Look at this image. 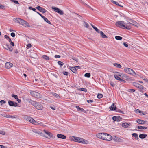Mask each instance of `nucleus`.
Returning <instances> with one entry per match:
<instances>
[{"mask_svg":"<svg viewBox=\"0 0 148 148\" xmlns=\"http://www.w3.org/2000/svg\"><path fill=\"white\" fill-rule=\"evenodd\" d=\"M26 100L29 102L31 104L35 107L38 110H42L43 107L42 104L39 103L36 101H34L30 99H27Z\"/></svg>","mask_w":148,"mask_h":148,"instance_id":"nucleus-1","label":"nucleus"},{"mask_svg":"<svg viewBox=\"0 0 148 148\" xmlns=\"http://www.w3.org/2000/svg\"><path fill=\"white\" fill-rule=\"evenodd\" d=\"M15 19L16 22L21 25L25 27L27 26L29 27H30L29 24L24 20L19 18H15Z\"/></svg>","mask_w":148,"mask_h":148,"instance_id":"nucleus-2","label":"nucleus"},{"mask_svg":"<svg viewBox=\"0 0 148 148\" xmlns=\"http://www.w3.org/2000/svg\"><path fill=\"white\" fill-rule=\"evenodd\" d=\"M30 94L33 97L36 98L40 99L42 98L41 94L36 92L32 91L30 92Z\"/></svg>","mask_w":148,"mask_h":148,"instance_id":"nucleus-3","label":"nucleus"},{"mask_svg":"<svg viewBox=\"0 0 148 148\" xmlns=\"http://www.w3.org/2000/svg\"><path fill=\"white\" fill-rule=\"evenodd\" d=\"M77 142L83 144H88L89 142L87 140L78 137Z\"/></svg>","mask_w":148,"mask_h":148,"instance_id":"nucleus-4","label":"nucleus"},{"mask_svg":"<svg viewBox=\"0 0 148 148\" xmlns=\"http://www.w3.org/2000/svg\"><path fill=\"white\" fill-rule=\"evenodd\" d=\"M125 23L123 21H119L116 22V25L118 27H123V28L125 27V25H124Z\"/></svg>","mask_w":148,"mask_h":148,"instance_id":"nucleus-5","label":"nucleus"},{"mask_svg":"<svg viewBox=\"0 0 148 148\" xmlns=\"http://www.w3.org/2000/svg\"><path fill=\"white\" fill-rule=\"evenodd\" d=\"M132 84L134 86L137 87L141 90H144V89H145V88L143 86L138 83L133 82L132 83Z\"/></svg>","mask_w":148,"mask_h":148,"instance_id":"nucleus-6","label":"nucleus"},{"mask_svg":"<svg viewBox=\"0 0 148 148\" xmlns=\"http://www.w3.org/2000/svg\"><path fill=\"white\" fill-rule=\"evenodd\" d=\"M52 8L60 15H63L64 14L63 11L57 7H52Z\"/></svg>","mask_w":148,"mask_h":148,"instance_id":"nucleus-7","label":"nucleus"},{"mask_svg":"<svg viewBox=\"0 0 148 148\" xmlns=\"http://www.w3.org/2000/svg\"><path fill=\"white\" fill-rule=\"evenodd\" d=\"M44 132L48 135L49 136V138H55V136H54L53 134H52L51 133L49 132L48 131L45 130H43Z\"/></svg>","mask_w":148,"mask_h":148,"instance_id":"nucleus-8","label":"nucleus"},{"mask_svg":"<svg viewBox=\"0 0 148 148\" xmlns=\"http://www.w3.org/2000/svg\"><path fill=\"white\" fill-rule=\"evenodd\" d=\"M104 136L105 137L104 140L107 141H110L112 140V136L110 135L105 133Z\"/></svg>","mask_w":148,"mask_h":148,"instance_id":"nucleus-9","label":"nucleus"},{"mask_svg":"<svg viewBox=\"0 0 148 148\" xmlns=\"http://www.w3.org/2000/svg\"><path fill=\"white\" fill-rule=\"evenodd\" d=\"M9 105L10 106L16 107L18 106V104L16 102H15L13 101L9 100L8 102Z\"/></svg>","mask_w":148,"mask_h":148,"instance_id":"nucleus-10","label":"nucleus"},{"mask_svg":"<svg viewBox=\"0 0 148 148\" xmlns=\"http://www.w3.org/2000/svg\"><path fill=\"white\" fill-rule=\"evenodd\" d=\"M105 133H101L97 134L96 135V136L98 138L104 140Z\"/></svg>","mask_w":148,"mask_h":148,"instance_id":"nucleus-11","label":"nucleus"},{"mask_svg":"<svg viewBox=\"0 0 148 148\" xmlns=\"http://www.w3.org/2000/svg\"><path fill=\"white\" fill-rule=\"evenodd\" d=\"M32 131L34 133L38 134L40 135L41 136H42L45 137L46 138H47V137L46 136H45L42 133V132H40V131H38V130L35 129H32Z\"/></svg>","mask_w":148,"mask_h":148,"instance_id":"nucleus-12","label":"nucleus"},{"mask_svg":"<svg viewBox=\"0 0 148 148\" xmlns=\"http://www.w3.org/2000/svg\"><path fill=\"white\" fill-rule=\"evenodd\" d=\"M23 117L24 119H26V120L29 121L31 123H32V121L33 120V119L29 116L26 115H24L23 116Z\"/></svg>","mask_w":148,"mask_h":148,"instance_id":"nucleus-13","label":"nucleus"},{"mask_svg":"<svg viewBox=\"0 0 148 148\" xmlns=\"http://www.w3.org/2000/svg\"><path fill=\"white\" fill-rule=\"evenodd\" d=\"M124 71L128 74H132V73L134 72V71L132 69L130 68H125L124 69Z\"/></svg>","mask_w":148,"mask_h":148,"instance_id":"nucleus-14","label":"nucleus"},{"mask_svg":"<svg viewBox=\"0 0 148 148\" xmlns=\"http://www.w3.org/2000/svg\"><path fill=\"white\" fill-rule=\"evenodd\" d=\"M13 66V64L10 62H6L5 64V68L7 69H10Z\"/></svg>","mask_w":148,"mask_h":148,"instance_id":"nucleus-15","label":"nucleus"},{"mask_svg":"<svg viewBox=\"0 0 148 148\" xmlns=\"http://www.w3.org/2000/svg\"><path fill=\"white\" fill-rule=\"evenodd\" d=\"M122 119V118L120 116H114L112 117V119L114 121H119Z\"/></svg>","mask_w":148,"mask_h":148,"instance_id":"nucleus-16","label":"nucleus"},{"mask_svg":"<svg viewBox=\"0 0 148 148\" xmlns=\"http://www.w3.org/2000/svg\"><path fill=\"white\" fill-rule=\"evenodd\" d=\"M114 139L116 142H121L123 141V139L117 137H115V138H114Z\"/></svg>","mask_w":148,"mask_h":148,"instance_id":"nucleus-17","label":"nucleus"},{"mask_svg":"<svg viewBox=\"0 0 148 148\" xmlns=\"http://www.w3.org/2000/svg\"><path fill=\"white\" fill-rule=\"evenodd\" d=\"M57 136L58 138L62 139H65L66 138V136L62 134H58L57 135Z\"/></svg>","mask_w":148,"mask_h":148,"instance_id":"nucleus-18","label":"nucleus"},{"mask_svg":"<svg viewBox=\"0 0 148 148\" xmlns=\"http://www.w3.org/2000/svg\"><path fill=\"white\" fill-rule=\"evenodd\" d=\"M122 126L124 128L130 127V123L128 124L127 123H125L122 124Z\"/></svg>","mask_w":148,"mask_h":148,"instance_id":"nucleus-19","label":"nucleus"},{"mask_svg":"<svg viewBox=\"0 0 148 148\" xmlns=\"http://www.w3.org/2000/svg\"><path fill=\"white\" fill-rule=\"evenodd\" d=\"M109 108L111 110H115L116 109V106L114 105V103H113L111 106L109 107Z\"/></svg>","mask_w":148,"mask_h":148,"instance_id":"nucleus-20","label":"nucleus"},{"mask_svg":"<svg viewBox=\"0 0 148 148\" xmlns=\"http://www.w3.org/2000/svg\"><path fill=\"white\" fill-rule=\"evenodd\" d=\"M136 121L138 123L140 124H145V122H146V121L141 119H138Z\"/></svg>","mask_w":148,"mask_h":148,"instance_id":"nucleus-21","label":"nucleus"},{"mask_svg":"<svg viewBox=\"0 0 148 148\" xmlns=\"http://www.w3.org/2000/svg\"><path fill=\"white\" fill-rule=\"evenodd\" d=\"M70 69L72 72L75 73H77L76 69L75 67H71Z\"/></svg>","mask_w":148,"mask_h":148,"instance_id":"nucleus-22","label":"nucleus"},{"mask_svg":"<svg viewBox=\"0 0 148 148\" xmlns=\"http://www.w3.org/2000/svg\"><path fill=\"white\" fill-rule=\"evenodd\" d=\"M147 136V135L145 134H142L139 135V137L141 139H144Z\"/></svg>","mask_w":148,"mask_h":148,"instance_id":"nucleus-23","label":"nucleus"},{"mask_svg":"<svg viewBox=\"0 0 148 148\" xmlns=\"http://www.w3.org/2000/svg\"><path fill=\"white\" fill-rule=\"evenodd\" d=\"M99 33L103 38H108L107 36L105 35L102 31H100Z\"/></svg>","mask_w":148,"mask_h":148,"instance_id":"nucleus-24","label":"nucleus"},{"mask_svg":"<svg viewBox=\"0 0 148 148\" xmlns=\"http://www.w3.org/2000/svg\"><path fill=\"white\" fill-rule=\"evenodd\" d=\"M75 107L77 109L78 111H80L83 112H84L85 111L84 110L83 108H81L78 106H76Z\"/></svg>","mask_w":148,"mask_h":148,"instance_id":"nucleus-25","label":"nucleus"},{"mask_svg":"<svg viewBox=\"0 0 148 148\" xmlns=\"http://www.w3.org/2000/svg\"><path fill=\"white\" fill-rule=\"evenodd\" d=\"M117 75L118 77L120 76L121 77H125L126 76V75L123 74L119 73H117V74L115 75Z\"/></svg>","mask_w":148,"mask_h":148,"instance_id":"nucleus-26","label":"nucleus"},{"mask_svg":"<svg viewBox=\"0 0 148 148\" xmlns=\"http://www.w3.org/2000/svg\"><path fill=\"white\" fill-rule=\"evenodd\" d=\"M131 22L132 23L129 22V23L132 24L134 26L137 27V25H136V24H137V23L135 21H132Z\"/></svg>","mask_w":148,"mask_h":148,"instance_id":"nucleus-27","label":"nucleus"},{"mask_svg":"<svg viewBox=\"0 0 148 148\" xmlns=\"http://www.w3.org/2000/svg\"><path fill=\"white\" fill-rule=\"evenodd\" d=\"M4 117L7 118H16V116H12L10 115H6L5 116H4Z\"/></svg>","mask_w":148,"mask_h":148,"instance_id":"nucleus-28","label":"nucleus"},{"mask_svg":"<svg viewBox=\"0 0 148 148\" xmlns=\"http://www.w3.org/2000/svg\"><path fill=\"white\" fill-rule=\"evenodd\" d=\"M44 20V21H46L47 23H48L49 24H51V22L49 21L46 17H45V16H43L42 18Z\"/></svg>","mask_w":148,"mask_h":148,"instance_id":"nucleus-29","label":"nucleus"},{"mask_svg":"<svg viewBox=\"0 0 148 148\" xmlns=\"http://www.w3.org/2000/svg\"><path fill=\"white\" fill-rule=\"evenodd\" d=\"M31 123L36 125H38L39 124H40V123H38L34 119H33V120L32 121Z\"/></svg>","mask_w":148,"mask_h":148,"instance_id":"nucleus-30","label":"nucleus"},{"mask_svg":"<svg viewBox=\"0 0 148 148\" xmlns=\"http://www.w3.org/2000/svg\"><path fill=\"white\" fill-rule=\"evenodd\" d=\"M39 11L43 13H45L46 11V10L45 9L42 8V7H41Z\"/></svg>","mask_w":148,"mask_h":148,"instance_id":"nucleus-31","label":"nucleus"},{"mask_svg":"<svg viewBox=\"0 0 148 148\" xmlns=\"http://www.w3.org/2000/svg\"><path fill=\"white\" fill-rule=\"evenodd\" d=\"M132 136L135 137L137 140L139 139L138 134L137 133H134L132 134Z\"/></svg>","mask_w":148,"mask_h":148,"instance_id":"nucleus-32","label":"nucleus"},{"mask_svg":"<svg viewBox=\"0 0 148 148\" xmlns=\"http://www.w3.org/2000/svg\"><path fill=\"white\" fill-rule=\"evenodd\" d=\"M42 57L46 60H49V57L46 55H43Z\"/></svg>","mask_w":148,"mask_h":148,"instance_id":"nucleus-33","label":"nucleus"},{"mask_svg":"<svg viewBox=\"0 0 148 148\" xmlns=\"http://www.w3.org/2000/svg\"><path fill=\"white\" fill-rule=\"evenodd\" d=\"M6 46L8 48V50H9L11 52L12 51L13 48L11 46L8 45H7Z\"/></svg>","mask_w":148,"mask_h":148,"instance_id":"nucleus-34","label":"nucleus"},{"mask_svg":"<svg viewBox=\"0 0 148 148\" xmlns=\"http://www.w3.org/2000/svg\"><path fill=\"white\" fill-rule=\"evenodd\" d=\"M113 3H114V4H116V5H118L119 6H120V7H123L122 6H121V5H120L119 4V3H118L117 2H116V1H113V0H112V1H111Z\"/></svg>","mask_w":148,"mask_h":148,"instance_id":"nucleus-35","label":"nucleus"},{"mask_svg":"<svg viewBox=\"0 0 148 148\" xmlns=\"http://www.w3.org/2000/svg\"><path fill=\"white\" fill-rule=\"evenodd\" d=\"M113 65L116 67L118 68H121V65L120 64L118 63H114L113 64Z\"/></svg>","mask_w":148,"mask_h":148,"instance_id":"nucleus-36","label":"nucleus"},{"mask_svg":"<svg viewBox=\"0 0 148 148\" xmlns=\"http://www.w3.org/2000/svg\"><path fill=\"white\" fill-rule=\"evenodd\" d=\"M52 95L55 97L57 99H59L60 98V97L56 93H53Z\"/></svg>","mask_w":148,"mask_h":148,"instance_id":"nucleus-37","label":"nucleus"},{"mask_svg":"<svg viewBox=\"0 0 148 148\" xmlns=\"http://www.w3.org/2000/svg\"><path fill=\"white\" fill-rule=\"evenodd\" d=\"M115 38L118 40H121L123 39V38L119 36H115Z\"/></svg>","mask_w":148,"mask_h":148,"instance_id":"nucleus-38","label":"nucleus"},{"mask_svg":"<svg viewBox=\"0 0 148 148\" xmlns=\"http://www.w3.org/2000/svg\"><path fill=\"white\" fill-rule=\"evenodd\" d=\"M78 90L80 91H83L85 92H86L87 91V89L86 88H79Z\"/></svg>","mask_w":148,"mask_h":148,"instance_id":"nucleus-39","label":"nucleus"},{"mask_svg":"<svg viewBox=\"0 0 148 148\" xmlns=\"http://www.w3.org/2000/svg\"><path fill=\"white\" fill-rule=\"evenodd\" d=\"M84 76L87 77H89L90 76V74L89 73H86L85 74Z\"/></svg>","mask_w":148,"mask_h":148,"instance_id":"nucleus-40","label":"nucleus"},{"mask_svg":"<svg viewBox=\"0 0 148 148\" xmlns=\"http://www.w3.org/2000/svg\"><path fill=\"white\" fill-rule=\"evenodd\" d=\"M97 96L98 98L100 99L103 97V95L101 94H98Z\"/></svg>","mask_w":148,"mask_h":148,"instance_id":"nucleus-41","label":"nucleus"},{"mask_svg":"<svg viewBox=\"0 0 148 148\" xmlns=\"http://www.w3.org/2000/svg\"><path fill=\"white\" fill-rule=\"evenodd\" d=\"M135 90L134 89H129L127 90V91L133 93L135 92Z\"/></svg>","mask_w":148,"mask_h":148,"instance_id":"nucleus-42","label":"nucleus"},{"mask_svg":"<svg viewBox=\"0 0 148 148\" xmlns=\"http://www.w3.org/2000/svg\"><path fill=\"white\" fill-rule=\"evenodd\" d=\"M58 63L61 67L64 64L63 63L60 61L58 62Z\"/></svg>","mask_w":148,"mask_h":148,"instance_id":"nucleus-43","label":"nucleus"},{"mask_svg":"<svg viewBox=\"0 0 148 148\" xmlns=\"http://www.w3.org/2000/svg\"><path fill=\"white\" fill-rule=\"evenodd\" d=\"M12 97L16 99H18V96L16 95H15L14 94H12Z\"/></svg>","mask_w":148,"mask_h":148,"instance_id":"nucleus-44","label":"nucleus"},{"mask_svg":"<svg viewBox=\"0 0 148 148\" xmlns=\"http://www.w3.org/2000/svg\"><path fill=\"white\" fill-rule=\"evenodd\" d=\"M73 141H76L77 142L78 139L77 138H78V137H73Z\"/></svg>","mask_w":148,"mask_h":148,"instance_id":"nucleus-45","label":"nucleus"},{"mask_svg":"<svg viewBox=\"0 0 148 148\" xmlns=\"http://www.w3.org/2000/svg\"><path fill=\"white\" fill-rule=\"evenodd\" d=\"M93 29L98 33H99V30L95 27H93Z\"/></svg>","mask_w":148,"mask_h":148,"instance_id":"nucleus-46","label":"nucleus"},{"mask_svg":"<svg viewBox=\"0 0 148 148\" xmlns=\"http://www.w3.org/2000/svg\"><path fill=\"white\" fill-rule=\"evenodd\" d=\"M29 9L30 10H32L36 12V9L32 7L31 6L29 7Z\"/></svg>","mask_w":148,"mask_h":148,"instance_id":"nucleus-47","label":"nucleus"},{"mask_svg":"<svg viewBox=\"0 0 148 148\" xmlns=\"http://www.w3.org/2000/svg\"><path fill=\"white\" fill-rule=\"evenodd\" d=\"M114 77L116 79L119 80V81L120 79H121V78L117 76V75H115Z\"/></svg>","mask_w":148,"mask_h":148,"instance_id":"nucleus-48","label":"nucleus"},{"mask_svg":"<svg viewBox=\"0 0 148 148\" xmlns=\"http://www.w3.org/2000/svg\"><path fill=\"white\" fill-rule=\"evenodd\" d=\"M0 134L3 135H4L5 134V132L4 131L0 130Z\"/></svg>","mask_w":148,"mask_h":148,"instance_id":"nucleus-49","label":"nucleus"},{"mask_svg":"<svg viewBox=\"0 0 148 148\" xmlns=\"http://www.w3.org/2000/svg\"><path fill=\"white\" fill-rule=\"evenodd\" d=\"M122 28L123 29L126 28V29H127L130 30V28H131V27L130 26H129L127 27L126 26H125V27H124V28Z\"/></svg>","mask_w":148,"mask_h":148,"instance_id":"nucleus-50","label":"nucleus"},{"mask_svg":"<svg viewBox=\"0 0 148 148\" xmlns=\"http://www.w3.org/2000/svg\"><path fill=\"white\" fill-rule=\"evenodd\" d=\"M0 103H1V105H2L3 104H5L6 103V101L3 100H1L0 101Z\"/></svg>","mask_w":148,"mask_h":148,"instance_id":"nucleus-51","label":"nucleus"},{"mask_svg":"<svg viewBox=\"0 0 148 148\" xmlns=\"http://www.w3.org/2000/svg\"><path fill=\"white\" fill-rule=\"evenodd\" d=\"M85 24L84 25V26L87 28L88 27H89V25L86 22H84Z\"/></svg>","mask_w":148,"mask_h":148,"instance_id":"nucleus-52","label":"nucleus"},{"mask_svg":"<svg viewBox=\"0 0 148 148\" xmlns=\"http://www.w3.org/2000/svg\"><path fill=\"white\" fill-rule=\"evenodd\" d=\"M137 128L139 129L143 130V126H138L137 127Z\"/></svg>","mask_w":148,"mask_h":148,"instance_id":"nucleus-53","label":"nucleus"},{"mask_svg":"<svg viewBox=\"0 0 148 148\" xmlns=\"http://www.w3.org/2000/svg\"><path fill=\"white\" fill-rule=\"evenodd\" d=\"M11 36L13 37H14L15 36V34L14 32H12L10 34Z\"/></svg>","mask_w":148,"mask_h":148,"instance_id":"nucleus-54","label":"nucleus"},{"mask_svg":"<svg viewBox=\"0 0 148 148\" xmlns=\"http://www.w3.org/2000/svg\"><path fill=\"white\" fill-rule=\"evenodd\" d=\"M141 114H142L143 115H145L147 114L146 112L144 111H141L140 113Z\"/></svg>","mask_w":148,"mask_h":148,"instance_id":"nucleus-55","label":"nucleus"},{"mask_svg":"<svg viewBox=\"0 0 148 148\" xmlns=\"http://www.w3.org/2000/svg\"><path fill=\"white\" fill-rule=\"evenodd\" d=\"M110 84L112 86V87H114V86L115 85L112 82H110Z\"/></svg>","mask_w":148,"mask_h":148,"instance_id":"nucleus-56","label":"nucleus"},{"mask_svg":"<svg viewBox=\"0 0 148 148\" xmlns=\"http://www.w3.org/2000/svg\"><path fill=\"white\" fill-rule=\"evenodd\" d=\"M87 102L88 103H92L93 102V101L92 100H87Z\"/></svg>","mask_w":148,"mask_h":148,"instance_id":"nucleus-57","label":"nucleus"},{"mask_svg":"<svg viewBox=\"0 0 148 148\" xmlns=\"http://www.w3.org/2000/svg\"><path fill=\"white\" fill-rule=\"evenodd\" d=\"M31 46H32L31 44H29L27 45V48H29L31 47ZM27 49H28V48H27Z\"/></svg>","mask_w":148,"mask_h":148,"instance_id":"nucleus-58","label":"nucleus"},{"mask_svg":"<svg viewBox=\"0 0 148 148\" xmlns=\"http://www.w3.org/2000/svg\"><path fill=\"white\" fill-rule=\"evenodd\" d=\"M63 74L66 75H67L68 74V73L67 72L64 71L63 72Z\"/></svg>","mask_w":148,"mask_h":148,"instance_id":"nucleus-59","label":"nucleus"},{"mask_svg":"<svg viewBox=\"0 0 148 148\" xmlns=\"http://www.w3.org/2000/svg\"><path fill=\"white\" fill-rule=\"evenodd\" d=\"M60 57V56L59 55H56L55 56V57L56 58H59Z\"/></svg>","mask_w":148,"mask_h":148,"instance_id":"nucleus-60","label":"nucleus"},{"mask_svg":"<svg viewBox=\"0 0 148 148\" xmlns=\"http://www.w3.org/2000/svg\"><path fill=\"white\" fill-rule=\"evenodd\" d=\"M0 148H7V147L3 145H0Z\"/></svg>","mask_w":148,"mask_h":148,"instance_id":"nucleus-61","label":"nucleus"},{"mask_svg":"<svg viewBox=\"0 0 148 148\" xmlns=\"http://www.w3.org/2000/svg\"><path fill=\"white\" fill-rule=\"evenodd\" d=\"M10 44L12 46H14V44L13 42H12V41H11L10 42Z\"/></svg>","mask_w":148,"mask_h":148,"instance_id":"nucleus-62","label":"nucleus"},{"mask_svg":"<svg viewBox=\"0 0 148 148\" xmlns=\"http://www.w3.org/2000/svg\"><path fill=\"white\" fill-rule=\"evenodd\" d=\"M36 12L42 18L44 16H43V15H42L40 13L37 12V11H36Z\"/></svg>","mask_w":148,"mask_h":148,"instance_id":"nucleus-63","label":"nucleus"},{"mask_svg":"<svg viewBox=\"0 0 148 148\" xmlns=\"http://www.w3.org/2000/svg\"><path fill=\"white\" fill-rule=\"evenodd\" d=\"M123 45L126 47H127L128 46V44L125 42H124L123 43Z\"/></svg>","mask_w":148,"mask_h":148,"instance_id":"nucleus-64","label":"nucleus"}]
</instances>
